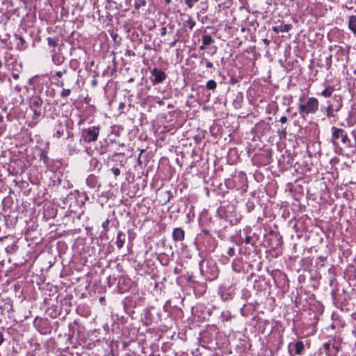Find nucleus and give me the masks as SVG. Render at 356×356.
<instances>
[{
	"mask_svg": "<svg viewBox=\"0 0 356 356\" xmlns=\"http://www.w3.org/2000/svg\"><path fill=\"white\" fill-rule=\"evenodd\" d=\"M229 82L231 84L234 85V84L237 83L238 82V81L237 78L232 76V77H231Z\"/></svg>",
	"mask_w": 356,
	"mask_h": 356,
	"instance_id": "obj_43",
	"label": "nucleus"
},
{
	"mask_svg": "<svg viewBox=\"0 0 356 356\" xmlns=\"http://www.w3.org/2000/svg\"><path fill=\"white\" fill-rule=\"evenodd\" d=\"M126 55H129V56L134 55V53L132 52L131 50H127Z\"/></svg>",
	"mask_w": 356,
	"mask_h": 356,
	"instance_id": "obj_50",
	"label": "nucleus"
},
{
	"mask_svg": "<svg viewBox=\"0 0 356 356\" xmlns=\"http://www.w3.org/2000/svg\"><path fill=\"white\" fill-rule=\"evenodd\" d=\"M158 104H159V105H163V104H164V102H163V101L161 100V101L158 102Z\"/></svg>",
	"mask_w": 356,
	"mask_h": 356,
	"instance_id": "obj_55",
	"label": "nucleus"
},
{
	"mask_svg": "<svg viewBox=\"0 0 356 356\" xmlns=\"http://www.w3.org/2000/svg\"><path fill=\"white\" fill-rule=\"evenodd\" d=\"M332 347H333V348L335 349L336 352L339 351L338 347L337 346L333 345Z\"/></svg>",
	"mask_w": 356,
	"mask_h": 356,
	"instance_id": "obj_53",
	"label": "nucleus"
},
{
	"mask_svg": "<svg viewBox=\"0 0 356 356\" xmlns=\"http://www.w3.org/2000/svg\"><path fill=\"white\" fill-rule=\"evenodd\" d=\"M17 40V48L20 50L24 49L26 48L24 39L22 36H18Z\"/></svg>",
	"mask_w": 356,
	"mask_h": 356,
	"instance_id": "obj_22",
	"label": "nucleus"
},
{
	"mask_svg": "<svg viewBox=\"0 0 356 356\" xmlns=\"http://www.w3.org/2000/svg\"><path fill=\"white\" fill-rule=\"evenodd\" d=\"M90 166L93 169H98V170H99V161H97V159L92 158L90 160Z\"/></svg>",
	"mask_w": 356,
	"mask_h": 356,
	"instance_id": "obj_26",
	"label": "nucleus"
},
{
	"mask_svg": "<svg viewBox=\"0 0 356 356\" xmlns=\"http://www.w3.org/2000/svg\"><path fill=\"white\" fill-rule=\"evenodd\" d=\"M71 94V90L68 88H63L60 92V97L65 98Z\"/></svg>",
	"mask_w": 356,
	"mask_h": 356,
	"instance_id": "obj_29",
	"label": "nucleus"
},
{
	"mask_svg": "<svg viewBox=\"0 0 356 356\" xmlns=\"http://www.w3.org/2000/svg\"><path fill=\"white\" fill-rule=\"evenodd\" d=\"M166 33H167V28L165 26L162 27L161 30V35L165 36L166 35Z\"/></svg>",
	"mask_w": 356,
	"mask_h": 356,
	"instance_id": "obj_44",
	"label": "nucleus"
},
{
	"mask_svg": "<svg viewBox=\"0 0 356 356\" xmlns=\"http://www.w3.org/2000/svg\"><path fill=\"white\" fill-rule=\"evenodd\" d=\"M43 101L40 96L34 95L29 100V107L31 110L41 109Z\"/></svg>",
	"mask_w": 356,
	"mask_h": 356,
	"instance_id": "obj_7",
	"label": "nucleus"
},
{
	"mask_svg": "<svg viewBox=\"0 0 356 356\" xmlns=\"http://www.w3.org/2000/svg\"><path fill=\"white\" fill-rule=\"evenodd\" d=\"M66 72H67L66 70H64V71H63V72H62V71H58V72H56L55 76H57V77H58V78H60V77H62V76H63L64 74H65V73H66Z\"/></svg>",
	"mask_w": 356,
	"mask_h": 356,
	"instance_id": "obj_42",
	"label": "nucleus"
},
{
	"mask_svg": "<svg viewBox=\"0 0 356 356\" xmlns=\"http://www.w3.org/2000/svg\"><path fill=\"white\" fill-rule=\"evenodd\" d=\"M15 90H17V91H20L21 88L19 86H16L15 87Z\"/></svg>",
	"mask_w": 356,
	"mask_h": 356,
	"instance_id": "obj_57",
	"label": "nucleus"
},
{
	"mask_svg": "<svg viewBox=\"0 0 356 356\" xmlns=\"http://www.w3.org/2000/svg\"><path fill=\"white\" fill-rule=\"evenodd\" d=\"M185 237V232L181 227H177L173 229L172 238L175 241H182Z\"/></svg>",
	"mask_w": 356,
	"mask_h": 356,
	"instance_id": "obj_10",
	"label": "nucleus"
},
{
	"mask_svg": "<svg viewBox=\"0 0 356 356\" xmlns=\"http://www.w3.org/2000/svg\"><path fill=\"white\" fill-rule=\"evenodd\" d=\"M52 60L56 65H60L63 62V60H60V58H58V56L55 55L53 56Z\"/></svg>",
	"mask_w": 356,
	"mask_h": 356,
	"instance_id": "obj_38",
	"label": "nucleus"
},
{
	"mask_svg": "<svg viewBox=\"0 0 356 356\" xmlns=\"http://www.w3.org/2000/svg\"><path fill=\"white\" fill-rule=\"evenodd\" d=\"M124 108H125V103L120 102V104H119L118 109L120 111H122Z\"/></svg>",
	"mask_w": 356,
	"mask_h": 356,
	"instance_id": "obj_45",
	"label": "nucleus"
},
{
	"mask_svg": "<svg viewBox=\"0 0 356 356\" xmlns=\"http://www.w3.org/2000/svg\"><path fill=\"white\" fill-rule=\"evenodd\" d=\"M206 87L207 89L213 91L216 90V88L217 87V83L214 80L211 79L207 82Z\"/></svg>",
	"mask_w": 356,
	"mask_h": 356,
	"instance_id": "obj_23",
	"label": "nucleus"
},
{
	"mask_svg": "<svg viewBox=\"0 0 356 356\" xmlns=\"http://www.w3.org/2000/svg\"><path fill=\"white\" fill-rule=\"evenodd\" d=\"M295 346V353L296 355H301L305 350V346L302 341H298L294 344Z\"/></svg>",
	"mask_w": 356,
	"mask_h": 356,
	"instance_id": "obj_18",
	"label": "nucleus"
},
{
	"mask_svg": "<svg viewBox=\"0 0 356 356\" xmlns=\"http://www.w3.org/2000/svg\"><path fill=\"white\" fill-rule=\"evenodd\" d=\"M200 0H184L185 3L190 8H193L195 3L198 2Z\"/></svg>",
	"mask_w": 356,
	"mask_h": 356,
	"instance_id": "obj_33",
	"label": "nucleus"
},
{
	"mask_svg": "<svg viewBox=\"0 0 356 356\" xmlns=\"http://www.w3.org/2000/svg\"><path fill=\"white\" fill-rule=\"evenodd\" d=\"M63 85H64L63 82H61V83L59 84V86H60V87L63 86Z\"/></svg>",
	"mask_w": 356,
	"mask_h": 356,
	"instance_id": "obj_59",
	"label": "nucleus"
},
{
	"mask_svg": "<svg viewBox=\"0 0 356 356\" xmlns=\"http://www.w3.org/2000/svg\"><path fill=\"white\" fill-rule=\"evenodd\" d=\"M170 1H171V0H165V2H166L167 3H170Z\"/></svg>",
	"mask_w": 356,
	"mask_h": 356,
	"instance_id": "obj_58",
	"label": "nucleus"
},
{
	"mask_svg": "<svg viewBox=\"0 0 356 356\" xmlns=\"http://www.w3.org/2000/svg\"><path fill=\"white\" fill-rule=\"evenodd\" d=\"M12 76L15 80H17L19 78V76L17 73H13Z\"/></svg>",
	"mask_w": 356,
	"mask_h": 356,
	"instance_id": "obj_48",
	"label": "nucleus"
},
{
	"mask_svg": "<svg viewBox=\"0 0 356 356\" xmlns=\"http://www.w3.org/2000/svg\"><path fill=\"white\" fill-rule=\"evenodd\" d=\"M323 349L327 353L330 349V343H325L323 345Z\"/></svg>",
	"mask_w": 356,
	"mask_h": 356,
	"instance_id": "obj_41",
	"label": "nucleus"
},
{
	"mask_svg": "<svg viewBox=\"0 0 356 356\" xmlns=\"http://www.w3.org/2000/svg\"><path fill=\"white\" fill-rule=\"evenodd\" d=\"M277 134L280 138H284L286 137V127H282L281 129H279L277 131Z\"/></svg>",
	"mask_w": 356,
	"mask_h": 356,
	"instance_id": "obj_28",
	"label": "nucleus"
},
{
	"mask_svg": "<svg viewBox=\"0 0 356 356\" xmlns=\"http://www.w3.org/2000/svg\"><path fill=\"white\" fill-rule=\"evenodd\" d=\"M104 299V298H103V297L100 298V301H103Z\"/></svg>",
	"mask_w": 356,
	"mask_h": 356,
	"instance_id": "obj_60",
	"label": "nucleus"
},
{
	"mask_svg": "<svg viewBox=\"0 0 356 356\" xmlns=\"http://www.w3.org/2000/svg\"><path fill=\"white\" fill-rule=\"evenodd\" d=\"M204 261L201 260L199 262L200 269L201 273L208 280H213L218 277V270L217 266H215L212 262L207 261V266L208 269L204 270L203 268Z\"/></svg>",
	"mask_w": 356,
	"mask_h": 356,
	"instance_id": "obj_3",
	"label": "nucleus"
},
{
	"mask_svg": "<svg viewBox=\"0 0 356 356\" xmlns=\"http://www.w3.org/2000/svg\"><path fill=\"white\" fill-rule=\"evenodd\" d=\"M100 129V126H92L84 129L82 135L83 140L88 143L96 141L98 138Z\"/></svg>",
	"mask_w": 356,
	"mask_h": 356,
	"instance_id": "obj_4",
	"label": "nucleus"
},
{
	"mask_svg": "<svg viewBox=\"0 0 356 356\" xmlns=\"http://www.w3.org/2000/svg\"><path fill=\"white\" fill-rule=\"evenodd\" d=\"M109 223H110L109 219H106L104 222H103V223L102 225V227H103L105 232H107L109 229V227H108Z\"/></svg>",
	"mask_w": 356,
	"mask_h": 356,
	"instance_id": "obj_32",
	"label": "nucleus"
},
{
	"mask_svg": "<svg viewBox=\"0 0 356 356\" xmlns=\"http://www.w3.org/2000/svg\"><path fill=\"white\" fill-rule=\"evenodd\" d=\"M325 63H326V68L327 70H329L331 67L332 65V56L330 55L327 56L325 59Z\"/></svg>",
	"mask_w": 356,
	"mask_h": 356,
	"instance_id": "obj_34",
	"label": "nucleus"
},
{
	"mask_svg": "<svg viewBox=\"0 0 356 356\" xmlns=\"http://www.w3.org/2000/svg\"><path fill=\"white\" fill-rule=\"evenodd\" d=\"M40 159L43 161L44 163H47L48 160H49V158L47 156V154L42 151L41 152L40 155Z\"/></svg>",
	"mask_w": 356,
	"mask_h": 356,
	"instance_id": "obj_30",
	"label": "nucleus"
},
{
	"mask_svg": "<svg viewBox=\"0 0 356 356\" xmlns=\"http://www.w3.org/2000/svg\"><path fill=\"white\" fill-rule=\"evenodd\" d=\"M151 75H152L151 81L153 85L161 83L167 78L166 73L164 71H163L161 70H159L156 67H154L151 70Z\"/></svg>",
	"mask_w": 356,
	"mask_h": 356,
	"instance_id": "obj_5",
	"label": "nucleus"
},
{
	"mask_svg": "<svg viewBox=\"0 0 356 356\" xmlns=\"http://www.w3.org/2000/svg\"><path fill=\"white\" fill-rule=\"evenodd\" d=\"M200 65L205 64L207 68H212L213 64L212 62L209 61L207 58H202L200 61Z\"/></svg>",
	"mask_w": 356,
	"mask_h": 356,
	"instance_id": "obj_25",
	"label": "nucleus"
},
{
	"mask_svg": "<svg viewBox=\"0 0 356 356\" xmlns=\"http://www.w3.org/2000/svg\"><path fill=\"white\" fill-rule=\"evenodd\" d=\"M92 84L93 86H96V85H97V81H96V80H93V81H92Z\"/></svg>",
	"mask_w": 356,
	"mask_h": 356,
	"instance_id": "obj_54",
	"label": "nucleus"
},
{
	"mask_svg": "<svg viewBox=\"0 0 356 356\" xmlns=\"http://www.w3.org/2000/svg\"><path fill=\"white\" fill-rule=\"evenodd\" d=\"M111 171L113 172L115 177L120 175V170L118 168H112Z\"/></svg>",
	"mask_w": 356,
	"mask_h": 356,
	"instance_id": "obj_36",
	"label": "nucleus"
},
{
	"mask_svg": "<svg viewBox=\"0 0 356 356\" xmlns=\"http://www.w3.org/2000/svg\"><path fill=\"white\" fill-rule=\"evenodd\" d=\"M187 281H188V282H194V280H193V276H192V275L188 276V277L187 278Z\"/></svg>",
	"mask_w": 356,
	"mask_h": 356,
	"instance_id": "obj_49",
	"label": "nucleus"
},
{
	"mask_svg": "<svg viewBox=\"0 0 356 356\" xmlns=\"http://www.w3.org/2000/svg\"><path fill=\"white\" fill-rule=\"evenodd\" d=\"M292 29V25L291 24H281L280 26L273 27V31L275 33L279 32H289Z\"/></svg>",
	"mask_w": 356,
	"mask_h": 356,
	"instance_id": "obj_13",
	"label": "nucleus"
},
{
	"mask_svg": "<svg viewBox=\"0 0 356 356\" xmlns=\"http://www.w3.org/2000/svg\"><path fill=\"white\" fill-rule=\"evenodd\" d=\"M19 249V246L17 244V242L12 243L11 245H8L5 250L8 254H14L17 252Z\"/></svg>",
	"mask_w": 356,
	"mask_h": 356,
	"instance_id": "obj_17",
	"label": "nucleus"
},
{
	"mask_svg": "<svg viewBox=\"0 0 356 356\" xmlns=\"http://www.w3.org/2000/svg\"><path fill=\"white\" fill-rule=\"evenodd\" d=\"M178 41V39H175L170 44V47H173L175 46L176 43Z\"/></svg>",
	"mask_w": 356,
	"mask_h": 356,
	"instance_id": "obj_47",
	"label": "nucleus"
},
{
	"mask_svg": "<svg viewBox=\"0 0 356 356\" xmlns=\"http://www.w3.org/2000/svg\"><path fill=\"white\" fill-rule=\"evenodd\" d=\"M54 129L56 132L54 134V136L59 138L64 134L65 126L63 124L60 120H58L55 125Z\"/></svg>",
	"mask_w": 356,
	"mask_h": 356,
	"instance_id": "obj_11",
	"label": "nucleus"
},
{
	"mask_svg": "<svg viewBox=\"0 0 356 356\" xmlns=\"http://www.w3.org/2000/svg\"><path fill=\"white\" fill-rule=\"evenodd\" d=\"M333 102H331L333 110L337 113L339 112L343 106V97L341 95H334L332 97Z\"/></svg>",
	"mask_w": 356,
	"mask_h": 356,
	"instance_id": "obj_8",
	"label": "nucleus"
},
{
	"mask_svg": "<svg viewBox=\"0 0 356 356\" xmlns=\"http://www.w3.org/2000/svg\"><path fill=\"white\" fill-rule=\"evenodd\" d=\"M214 42V40L210 35H203L202 36V42L204 45L209 46L211 44Z\"/></svg>",
	"mask_w": 356,
	"mask_h": 356,
	"instance_id": "obj_21",
	"label": "nucleus"
},
{
	"mask_svg": "<svg viewBox=\"0 0 356 356\" xmlns=\"http://www.w3.org/2000/svg\"><path fill=\"white\" fill-rule=\"evenodd\" d=\"M348 127L353 126V124H350L349 122H348Z\"/></svg>",
	"mask_w": 356,
	"mask_h": 356,
	"instance_id": "obj_61",
	"label": "nucleus"
},
{
	"mask_svg": "<svg viewBox=\"0 0 356 356\" xmlns=\"http://www.w3.org/2000/svg\"><path fill=\"white\" fill-rule=\"evenodd\" d=\"M227 253L229 256L230 257H233L235 254V250L234 248H229L227 251Z\"/></svg>",
	"mask_w": 356,
	"mask_h": 356,
	"instance_id": "obj_40",
	"label": "nucleus"
},
{
	"mask_svg": "<svg viewBox=\"0 0 356 356\" xmlns=\"http://www.w3.org/2000/svg\"><path fill=\"white\" fill-rule=\"evenodd\" d=\"M348 28L354 34L356 33V15L349 17Z\"/></svg>",
	"mask_w": 356,
	"mask_h": 356,
	"instance_id": "obj_16",
	"label": "nucleus"
},
{
	"mask_svg": "<svg viewBox=\"0 0 356 356\" xmlns=\"http://www.w3.org/2000/svg\"><path fill=\"white\" fill-rule=\"evenodd\" d=\"M209 234H210V232H209V230H207V229H202L201 231V232L199 234V236L202 237V236H209Z\"/></svg>",
	"mask_w": 356,
	"mask_h": 356,
	"instance_id": "obj_39",
	"label": "nucleus"
},
{
	"mask_svg": "<svg viewBox=\"0 0 356 356\" xmlns=\"http://www.w3.org/2000/svg\"><path fill=\"white\" fill-rule=\"evenodd\" d=\"M334 91V88L332 86H327L321 92V95L325 98H329L332 97Z\"/></svg>",
	"mask_w": 356,
	"mask_h": 356,
	"instance_id": "obj_15",
	"label": "nucleus"
},
{
	"mask_svg": "<svg viewBox=\"0 0 356 356\" xmlns=\"http://www.w3.org/2000/svg\"><path fill=\"white\" fill-rule=\"evenodd\" d=\"M216 51H217V47H214L213 50H212L211 55H213L216 52Z\"/></svg>",
	"mask_w": 356,
	"mask_h": 356,
	"instance_id": "obj_52",
	"label": "nucleus"
},
{
	"mask_svg": "<svg viewBox=\"0 0 356 356\" xmlns=\"http://www.w3.org/2000/svg\"><path fill=\"white\" fill-rule=\"evenodd\" d=\"M316 259L321 262V264H320V267H323L324 261L327 259V257L318 256Z\"/></svg>",
	"mask_w": 356,
	"mask_h": 356,
	"instance_id": "obj_35",
	"label": "nucleus"
},
{
	"mask_svg": "<svg viewBox=\"0 0 356 356\" xmlns=\"http://www.w3.org/2000/svg\"><path fill=\"white\" fill-rule=\"evenodd\" d=\"M47 40L48 45L49 47H55L58 44V38H48L47 39Z\"/></svg>",
	"mask_w": 356,
	"mask_h": 356,
	"instance_id": "obj_24",
	"label": "nucleus"
},
{
	"mask_svg": "<svg viewBox=\"0 0 356 356\" xmlns=\"http://www.w3.org/2000/svg\"><path fill=\"white\" fill-rule=\"evenodd\" d=\"M290 355L291 356H293V355L290 352Z\"/></svg>",
	"mask_w": 356,
	"mask_h": 356,
	"instance_id": "obj_62",
	"label": "nucleus"
},
{
	"mask_svg": "<svg viewBox=\"0 0 356 356\" xmlns=\"http://www.w3.org/2000/svg\"><path fill=\"white\" fill-rule=\"evenodd\" d=\"M195 24V22L192 19H189L188 20L186 21V24L190 30H192L194 28Z\"/></svg>",
	"mask_w": 356,
	"mask_h": 356,
	"instance_id": "obj_31",
	"label": "nucleus"
},
{
	"mask_svg": "<svg viewBox=\"0 0 356 356\" xmlns=\"http://www.w3.org/2000/svg\"><path fill=\"white\" fill-rule=\"evenodd\" d=\"M319 108V102L316 97H309L304 103L299 104L298 111L301 118L306 119L309 114H315Z\"/></svg>",
	"mask_w": 356,
	"mask_h": 356,
	"instance_id": "obj_1",
	"label": "nucleus"
},
{
	"mask_svg": "<svg viewBox=\"0 0 356 356\" xmlns=\"http://www.w3.org/2000/svg\"><path fill=\"white\" fill-rule=\"evenodd\" d=\"M32 111L33 112L32 119L35 122V124H37L40 121V118L42 116L41 109H36Z\"/></svg>",
	"mask_w": 356,
	"mask_h": 356,
	"instance_id": "obj_20",
	"label": "nucleus"
},
{
	"mask_svg": "<svg viewBox=\"0 0 356 356\" xmlns=\"http://www.w3.org/2000/svg\"><path fill=\"white\" fill-rule=\"evenodd\" d=\"M220 318L222 321H230L232 318V315L229 311H223L221 312Z\"/></svg>",
	"mask_w": 356,
	"mask_h": 356,
	"instance_id": "obj_19",
	"label": "nucleus"
},
{
	"mask_svg": "<svg viewBox=\"0 0 356 356\" xmlns=\"http://www.w3.org/2000/svg\"><path fill=\"white\" fill-rule=\"evenodd\" d=\"M331 143L334 146L337 147L339 145L337 142L339 138L341 139V141L343 144H346L347 143L350 142V139L346 131L343 129L332 127L331 128Z\"/></svg>",
	"mask_w": 356,
	"mask_h": 356,
	"instance_id": "obj_2",
	"label": "nucleus"
},
{
	"mask_svg": "<svg viewBox=\"0 0 356 356\" xmlns=\"http://www.w3.org/2000/svg\"><path fill=\"white\" fill-rule=\"evenodd\" d=\"M125 240H126L125 234L124 232H122V231H120L118 233L117 238H116V242H115L118 249H121L124 246Z\"/></svg>",
	"mask_w": 356,
	"mask_h": 356,
	"instance_id": "obj_12",
	"label": "nucleus"
},
{
	"mask_svg": "<svg viewBox=\"0 0 356 356\" xmlns=\"http://www.w3.org/2000/svg\"><path fill=\"white\" fill-rule=\"evenodd\" d=\"M207 45H204V43L202 42V44L200 47V50H204L205 49Z\"/></svg>",
	"mask_w": 356,
	"mask_h": 356,
	"instance_id": "obj_51",
	"label": "nucleus"
},
{
	"mask_svg": "<svg viewBox=\"0 0 356 356\" xmlns=\"http://www.w3.org/2000/svg\"><path fill=\"white\" fill-rule=\"evenodd\" d=\"M235 289L232 285L230 286H222L220 288L219 293L221 296L222 300L224 301L229 300L233 298Z\"/></svg>",
	"mask_w": 356,
	"mask_h": 356,
	"instance_id": "obj_6",
	"label": "nucleus"
},
{
	"mask_svg": "<svg viewBox=\"0 0 356 356\" xmlns=\"http://www.w3.org/2000/svg\"><path fill=\"white\" fill-rule=\"evenodd\" d=\"M240 240L241 241V243L244 242L245 244H250L251 243L252 237L250 236H247L243 241L242 240V238L241 237Z\"/></svg>",
	"mask_w": 356,
	"mask_h": 356,
	"instance_id": "obj_37",
	"label": "nucleus"
},
{
	"mask_svg": "<svg viewBox=\"0 0 356 356\" xmlns=\"http://www.w3.org/2000/svg\"><path fill=\"white\" fill-rule=\"evenodd\" d=\"M280 121L282 122V123H285L287 121V118L286 116H282L281 117Z\"/></svg>",
	"mask_w": 356,
	"mask_h": 356,
	"instance_id": "obj_46",
	"label": "nucleus"
},
{
	"mask_svg": "<svg viewBox=\"0 0 356 356\" xmlns=\"http://www.w3.org/2000/svg\"><path fill=\"white\" fill-rule=\"evenodd\" d=\"M86 184L91 188H99L101 184L99 182L98 177L94 175H90L86 179Z\"/></svg>",
	"mask_w": 356,
	"mask_h": 356,
	"instance_id": "obj_9",
	"label": "nucleus"
},
{
	"mask_svg": "<svg viewBox=\"0 0 356 356\" xmlns=\"http://www.w3.org/2000/svg\"><path fill=\"white\" fill-rule=\"evenodd\" d=\"M325 111L326 113V116L328 118L337 117V114L334 112V111L333 110V108L332 107V105H331V101H330V100L327 101V106L325 108Z\"/></svg>",
	"mask_w": 356,
	"mask_h": 356,
	"instance_id": "obj_14",
	"label": "nucleus"
},
{
	"mask_svg": "<svg viewBox=\"0 0 356 356\" xmlns=\"http://www.w3.org/2000/svg\"><path fill=\"white\" fill-rule=\"evenodd\" d=\"M145 5H146L145 0H139L135 3L134 8L138 10L140 8L145 6Z\"/></svg>",
	"mask_w": 356,
	"mask_h": 356,
	"instance_id": "obj_27",
	"label": "nucleus"
},
{
	"mask_svg": "<svg viewBox=\"0 0 356 356\" xmlns=\"http://www.w3.org/2000/svg\"><path fill=\"white\" fill-rule=\"evenodd\" d=\"M3 121V117L0 114V123Z\"/></svg>",
	"mask_w": 356,
	"mask_h": 356,
	"instance_id": "obj_56",
	"label": "nucleus"
}]
</instances>
